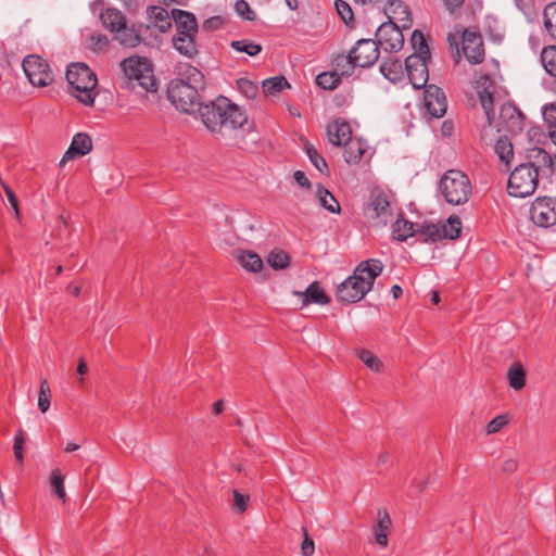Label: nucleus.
<instances>
[{
	"label": "nucleus",
	"instance_id": "6",
	"mask_svg": "<svg viewBox=\"0 0 556 556\" xmlns=\"http://www.w3.org/2000/svg\"><path fill=\"white\" fill-rule=\"evenodd\" d=\"M539 182V170L534 163H523L510 173L507 184L508 194L527 198L534 193Z\"/></svg>",
	"mask_w": 556,
	"mask_h": 556
},
{
	"label": "nucleus",
	"instance_id": "3",
	"mask_svg": "<svg viewBox=\"0 0 556 556\" xmlns=\"http://www.w3.org/2000/svg\"><path fill=\"white\" fill-rule=\"evenodd\" d=\"M66 80L70 93L87 106H92L97 92L98 79L92 70L85 63H73L67 66Z\"/></svg>",
	"mask_w": 556,
	"mask_h": 556
},
{
	"label": "nucleus",
	"instance_id": "41",
	"mask_svg": "<svg viewBox=\"0 0 556 556\" xmlns=\"http://www.w3.org/2000/svg\"><path fill=\"white\" fill-rule=\"evenodd\" d=\"M442 239H457L462 231V222L459 217L452 215L447 218L446 224L440 226Z\"/></svg>",
	"mask_w": 556,
	"mask_h": 556
},
{
	"label": "nucleus",
	"instance_id": "51",
	"mask_svg": "<svg viewBox=\"0 0 556 556\" xmlns=\"http://www.w3.org/2000/svg\"><path fill=\"white\" fill-rule=\"evenodd\" d=\"M237 88L248 99H254L258 93L257 85L248 78L238 79Z\"/></svg>",
	"mask_w": 556,
	"mask_h": 556
},
{
	"label": "nucleus",
	"instance_id": "13",
	"mask_svg": "<svg viewBox=\"0 0 556 556\" xmlns=\"http://www.w3.org/2000/svg\"><path fill=\"white\" fill-rule=\"evenodd\" d=\"M525 118L523 113L515 104L507 102L501 106L500 121L502 130L510 135L522 132Z\"/></svg>",
	"mask_w": 556,
	"mask_h": 556
},
{
	"label": "nucleus",
	"instance_id": "59",
	"mask_svg": "<svg viewBox=\"0 0 556 556\" xmlns=\"http://www.w3.org/2000/svg\"><path fill=\"white\" fill-rule=\"evenodd\" d=\"M303 542L301 545V552L303 556H312L315 552L314 541L308 536L306 529H303Z\"/></svg>",
	"mask_w": 556,
	"mask_h": 556
},
{
	"label": "nucleus",
	"instance_id": "17",
	"mask_svg": "<svg viewBox=\"0 0 556 556\" xmlns=\"http://www.w3.org/2000/svg\"><path fill=\"white\" fill-rule=\"evenodd\" d=\"M365 214L368 218L377 219L382 218V223L387 224L388 218L392 216L390 202L388 197L382 193H372L370 202L365 208Z\"/></svg>",
	"mask_w": 556,
	"mask_h": 556
},
{
	"label": "nucleus",
	"instance_id": "25",
	"mask_svg": "<svg viewBox=\"0 0 556 556\" xmlns=\"http://www.w3.org/2000/svg\"><path fill=\"white\" fill-rule=\"evenodd\" d=\"M103 27L112 33L119 31L126 24V17L115 8H108L100 14Z\"/></svg>",
	"mask_w": 556,
	"mask_h": 556
},
{
	"label": "nucleus",
	"instance_id": "60",
	"mask_svg": "<svg viewBox=\"0 0 556 556\" xmlns=\"http://www.w3.org/2000/svg\"><path fill=\"white\" fill-rule=\"evenodd\" d=\"M542 114L545 123L556 124V103H549L543 106Z\"/></svg>",
	"mask_w": 556,
	"mask_h": 556
},
{
	"label": "nucleus",
	"instance_id": "32",
	"mask_svg": "<svg viewBox=\"0 0 556 556\" xmlns=\"http://www.w3.org/2000/svg\"><path fill=\"white\" fill-rule=\"evenodd\" d=\"M316 194L321 206L330 213H340L341 207L333 194L321 184L317 186Z\"/></svg>",
	"mask_w": 556,
	"mask_h": 556
},
{
	"label": "nucleus",
	"instance_id": "28",
	"mask_svg": "<svg viewBox=\"0 0 556 556\" xmlns=\"http://www.w3.org/2000/svg\"><path fill=\"white\" fill-rule=\"evenodd\" d=\"M147 12L161 33H166L172 28V22H174L172 12L168 13L165 8L151 5L148 8Z\"/></svg>",
	"mask_w": 556,
	"mask_h": 556
},
{
	"label": "nucleus",
	"instance_id": "11",
	"mask_svg": "<svg viewBox=\"0 0 556 556\" xmlns=\"http://www.w3.org/2000/svg\"><path fill=\"white\" fill-rule=\"evenodd\" d=\"M428 61H430V59H426L420 55H409L405 60V71L412 86L415 89L428 87Z\"/></svg>",
	"mask_w": 556,
	"mask_h": 556
},
{
	"label": "nucleus",
	"instance_id": "7",
	"mask_svg": "<svg viewBox=\"0 0 556 556\" xmlns=\"http://www.w3.org/2000/svg\"><path fill=\"white\" fill-rule=\"evenodd\" d=\"M23 70L31 85L46 87L53 81L52 71L46 60L30 54L23 60Z\"/></svg>",
	"mask_w": 556,
	"mask_h": 556
},
{
	"label": "nucleus",
	"instance_id": "37",
	"mask_svg": "<svg viewBox=\"0 0 556 556\" xmlns=\"http://www.w3.org/2000/svg\"><path fill=\"white\" fill-rule=\"evenodd\" d=\"M415 224L406 219H397L393 225V238L399 241H405L416 233Z\"/></svg>",
	"mask_w": 556,
	"mask_h": 556
},
{
	"label": "nucleus",
	"instance_id": "26",
	"mask_svg": "<svg viewBox=\"0 0 556 556\" xmlns=\"http://www.w3.org/2000/svg\"><path fill=\"white\" fill-rule=\"evenodd\" d=\"M506 379L508 386L515 391H520L526 387L527 372L521 362L516 361L508 367Z\"/></svg>",
	"mask_w": 556,
	"mask_h": 556
},
{
	"label": "nucleus",
	"instance_id": "24",
	"mask_svg": "<svg viewBox=\"0 0 556 556\" xmlns=\"http://www.w3.org/2000/svg\"><path fill=\"white\" fill-rule=\"evenodd\" d=\"M344 147V160L348 164H358L367 151V144L359 138H351Z\"/></svg>",
	"mask_w": 556,
	"mask_h": 556
},
{
	"label": "nucleus",
	"instance_id": "5",
	"mask_svg": "<svg viewBox=\"0 0 556 556\" xmlns=\"http://www.w3.org/2000/svg\"><path fill=\"white\" fill-rule=\"evenodd\" d=\"M439 189L444 200L452 205L466 203L472 191L468 176L458 169L445 172L440 179Z\"/></svg>",
	"mask_w": 556,
	"mask_h": 556
},
{
	"label": "nucleus",
	"instance_id": "53",
	"mask_svg": "<svg viewBox=\"0 0 556 556\" xmlns=\"http://www.w3.org/2000/svg\"><path fill=\"white\" fill-rule=\"evenodd\" d=\"M137 81L147 92H155L157 90V80L153 75L151 66L140 76V78L137 79Z\"/></svg>",
	"mask_w": 556,
	"mask_h": 556
},
{
	"label": "nucleus",
	"instance_id": "42",
	"mask_svg": "<svg viewBox=\"0 0 556 556\" xmlns=\"http://www.w3.org/2000/svg\"><path fill=\"white\" fill-rule=\"evenodd\" d=\"M267 263L276 270L286 269L290 266V256L286 251L276 249L268 254Z\"/></svg>",
	"mask_w": 556,
	"mask_h": 556
},
{
	"label": "nucleus",
	"instance_id": "47",
	"mask_svg": "<svg viewBox=\"0 0 556 556\" xmlns=\"http://www.w3.org/2000/svg\"><path fill=\"white\" fill-rule=\"evenodd\" d=\"M529 157L533 159L535 162V166L539 167H554L555 164V155L552 156L548 152H546L542 148H534L530 151Z\"/></svg>",
	"mask_w": 556,
	"mask_h": 556
},
{
	"label": "nucleus",
	"instance_id": "58",
	"mask_svg": "<svg viewBox=\"0 0 556 556\" xmlns=\"http://www.w3.org/2000/svg\"><path fill=\"white\" fill-rule=\"evenodd\" d=\"M508 419L505 415H498L494 417L485 427V431L488 434L498 432L506 424Z\"/></svg>",
	"mask_w": 556,
	"mask_h": 556
},
{
	"label": "nucleus",
	"instance_id": "9",
	"mask_svg": "<svg viewBox=\"0 0 556 556\" xmlns=\"http://www.w3.org/2000/svg\"><path fill=\"white\" fill-rule=\"evenodd\" d=\"M376 39L378 47L389 52H397L404 45L402 30L393 21L384 22L379 26Z\"/></svg>",
	"mask_w": 556,
	"mask_h": 556
},
{
	"label": "nucleus",
	"instance_id": "29",
	"mask_svg": "<svg viewBox=\"0 0 556 556\" xmlns=\"http://www.w3.org/2000/svg\"><path fill=\"white\" fill-rule=\"evenodd\" d=\"M380 72L392 83L400 81L404 76V67L395 56H388L380 65Z\"/></svg>",
	"mask_w": 556,
	"mask_h": 556
},
{
	"label": "nucleus",
	"instance_id": "15",
	"mask_svg": "<svg viewBox=\"0 0 556 556\" xmlns=\"http://www.w3.org/2000/svg\"><path fill=\"white\" fill-rule=\"evenodd\" d=\"M478 97L480 104L486 115L489 125H492L495 112H494V92L495 85L489 75H482L478 80Z\"/></svg>",
	"mask_w": 556,
	"mask_h": 556
},
{
	"label": "nucleus",
	"instance_id": "33",
	"mask_svg": "<svg viewBox=\"0 0 556 556\" xmlns=\"http://www.w3.org/2000/svg\"><path fill=\"white\" fill-rule=\"evenodd\" d=\"M263 92L266 96H276L286 88H290V84L285 76H275L263 80Z\"/></svg>",
	"mask_w": 556,
	"mask_h": 556
},
{
	"label": "nucleus",
	"instance_id": "10",
	"mask_svg": "<svg viewBox=\"0 0 556 556\" xmlns=\"http://www.w3.org/2000/svg\"><path fill=\"white\" fill-rule=\"evenodd\" d=\"M367 290L364 287V276L353 273L337 288V299L343 303H355L361 301L366 294Z\"/></svg>",
	"mask_w": 556,
	"mask_h": 556
},
{
	"label": "nucleus",
	"instance_id": "4",
	"mask_svg": "<svg viewBox=\"0 0 556 556\" xmlns=\"http://www.w3.org/2000/svg\"><path fill=\"white\" fill-rule=\"evenodd\" d=\"M379 58V47L376 40L359 39L348 55L334 59L337 68L342 67L343 75H350L354 67H370Z\"/></svg>",
	"mask_w": 556,
	"mask_h": 556
},
{
	"label": "nucleus",
	"instance_id": "27",
	"mask_svg": "<svg viewBox=\"0 0 556 556\" xmlns=\"http://www.w3.org/2000/svg\"><path fill=\"white\" fill-rule=\"evenodd\" d=\"M294 293L296 295L303 296L304 305H307L309 303L325 305L330 302V298L326 294V292L320 287V283L318 281L312 282L304 292H294Z\"/></svg>",
	"mask_w": 556,
	"mask_h": 556
},
{
	"label": "nucleus",
	"instance_id": "45",
	"mask_svg": "<svg viewBox=\"0 0 556 556\" xmlns=\"http://www.w3.org/2000/svg\"><path fill=\"white\" fill-rule=\"evenodd\" d=\"M304 148H305V152L309 159V161L312 162V164L323 174H326L328 175L329 173V167H328V164L327 162L325 161V159L318 153V151L316 150V148L309 143V142H306L304 144Z\"/></svg>",
	"mask_w": 556,
	"mask_h": 556
},
{
	"label": "nucleus",
	"instance_id": "36",
	"mask_svg": "<svg viewBox=\"0 0 556 556\" xmlns=\"http://www.w3.org/2000/svg\"><path fill=\"white\" fill-rule=\"evenodd\" d=\"M238 261L243 268L252 273H257L263 268L262 258L252 251L242 252L238 256Z\"/></svg>",
	"mask_w": 556,
	"mask_h": 556
},
{
	"label": "nucleus",
	"instance_id": "48",
	"mask_svg": "<svg viewBox=\"0 0 556 556\" xmlns=\"http://www.w3.org/2000/svg\"><path fill=\"white\" fill-rule=\"evenodd\" d=\"M416 233L422 237V240L425 242H437L442 239L441 228L439 225L435 224H425L420 226L419 229H416Z\"/></svg>",
	"mask_w": 556,
	"mask_h": 556
},
{
	"label": "nucleus",
	"instance_id": "16",
	"mask_svg": "<svg viewBox=\"0 0 556 556\" xmlns=\"http://www.w3.org/2000/svg\"><path fill=\"white\" fill-rule=\"evenodd\" d=\"M172 17L176 26V35L174 37L198 35L199 25L193 13L180 9H173Z\"/></svg>",
	"mask_w": 556,
	"mask_h": 556
},
{
	"label": "nucleus",
	"instance_id": "39",
	"mask_svg": "<svg viewBox=\"0 0 556 556\" xmlns=\"http://www.w3.org/2000/svg\"><path fill=\"white\" fill-rule=\"evenodd\" d=\"M119 43L127 48H135L141 42V37L134 26L127 27L126 25L119 30L117 37Z\"/></svg>",
	"mask_w": 556,
	"mask_h": 556
},
{
	"label": "nucleus",
	"instance_id": "8",
	"mask_svg": "<svg viewBox=\"0 0 556 556\" xmlns=\"http://www.w3.org/2000/svg\"><path fill=\"white\" fill-rule=\"evenodd\" d=\"M531 220L540 227H549L556 224V198H536L530 207Z\"/></svg>",
	"mask_w": 556,
	"mask_h": 556
},
{
	"label": "nucleus",
	"instance_id": "12",
	"mask_svg": "<svg viewBox=\"0 0 556 556\" xmlns=\"http://www.w3.org/2000/svg\"><path fill=\"white\" fill-rule=\"evenodd\" d=\"M462 50L465 58L471 64H480L484 61L483 39L478 31L464 30L462 35Z\"/></svg>",
	"mask_w": 556,
	"mask_h": 556
},
{
	"label": "nucleus",
	"instance_id": "57",
	"mask_svg": "<svg viewBox=\"0 0 556 556\" xmlns=\"http://www.w3.org/2000/svg\"><path fill=\"white\" fill-rule=\"evenodd\" d=\"M232 494H233L232 508L240 514L244 513L248 509V505L250 502V495L243 494V493L239 492L238 490H233Z\"/></svg>",
	"mask_w": 556,
	"mask_h": 556
},
{
	"label": "nucleus",
	"instance_id": "52",
	"mask_svg": "<svg viewBox=\"0 0 556 556\" xmlns=\"http://www.w3.org/2000/svg\"><path fill=\"white\" fill-rule=\"evenodd\" d=\"M228 24V20L222 15H214L208 18H206L202 25L201 30L202 31H215L224 28Z\"/></svg>",
	"mask_w": 556,
	"mask_h": 556
},
{
	"label": "nucleus",
	"instance_id": "64",
	"mask_svg": "<svg viewBox=\"0 0 556 556\" xmlns=\"http://www.w3.org/2000/svg\"><path fill=\"white\" fill-rule=\"evenodd\" d=\"M518 469V462L514 458H509L504 460L502 465V470L506 473H514Z\"/></svg>",
	"mask_w": 556,
	"mask_h": 556
},
{
	"label": "nucleus",
	"instance_id": "40",
	"mask_svg": "<svg viewBox=\"0 0 556 556\" xmlns=\"http://www.w3.org/2000/svg\"><path fill=\"white\" fill-rule=\"evenodd\" d=\"M230 47L237 52L245 53L249 56H255L263 50V47L260 43L249 39L232 40L230 42Z\"/></svg>",
	"mask_w": 556,
	"mask_h": 556
},
{
	"label": "nucleus",
	"instance_id": "43",
	"mask_svg": "<svg viewBox=\"0 0 556 556\" xmlns=\"http://www.w3.org/2000/svg\"><path fill=\"white\" fill-rule=\"evenodd\" d=\"M50 485L53 495H55L63 503L66 501V493L64 489V476L60 469H53L50 475Z\"/></svg>",
	"mask_w": 556,
	"mask_h": 556
},
{
	"label": "nucleus",
	"instance_id": "55",
	"mask_svg": "<svg viewBox=\"0 0 556 556\" xmlns=\"http://www.w3.org/2000/svg\"><path fill=\"white\" fill-rule=\"evenodd\" d=\"M25 433L22 429H18L16 431V434H15V438H14V445H13V451H14V456L16 458V460L22 465L23 462H24V455H23V452H24V445H25Z\"/></svg>",
	"mask_w": 556,
	"mask_h": 556
},
{
	"label": "nucleus",
	"instance_id": "31",
	"mask_svg": "<svg viewBox=\"0 0 556 556\" xmlns=\"http://www.w3.org/2000/svg\"><path fill=\"white\" fill-rule=\"evenodd\" d=\"M341 76H343L342 67H336L333 72H324L317 75L316 85L325 90H333L340 84Z\"/></svg>",
	"mask_w": 556,
	"mask_h": 556
},
{
	"label": "nucleus",
	"instance_id": "22",
	"mask_svg": "<svg viewBox=\"0 0 556 556\" xmlns=\"http://www.w3.org/2000/svg\"><path fill=\"white\" fill-rule=\"evenodd\" d=\"M384 11L389 21L396 20L402 22V28L410 27L412 17L409 9L401 0H388Z\"/></svg>",
	"mask_w": 556,
	"mask_h": 556
},
{
	"label": "nucleus",
	"instance_id": "35",
	"mask_svg": "<svg viewBox=\"0 0 556 556\" xmlns=\"http://www.w3.org/2000/svg\"><path fill=\"white\" fill-rule=\"evenodd\" d=\"M410 42L415 50L412 55H420L426 59L431 58L430 49L422 31L415 29L412 34Z\"/></svg>",
	"mask_w": 556,
	"mask_h": 556
},
{
	"label": "nucleus",
	"instance_id": "18",
	"mask_svg": "<svg viewBox=\"0 0 556 556\" xmlns=\"http://www.w3.org/2000/svg\"><path fill=\"white\" fill-rule=\"evenodd\" d=\"M92 150L91 137L86 132H78L73 137L72 143L67 151L64 153L60 165L63 166L66 161L84 156Z\"/></svg>",
	"mask_w": 556,
	"mask_h": 556
},
{
	"label": "nucleus",
	"instance_id": "62",
	"mask_svg": "<svg viewBox=\"0 0 556 556\" xmlns=\"http://www.w3.org/2000/svg\"><path fill=\"white\" fill-rule=\"evenodd\" d=\"M447 42H448L451 51L455 50V54H454L455 63L456 64L459 63V61H460V52H459V49H458V37H457V35L448 34L447 35Z\"/></svg>",
	"mask_w": 556,
	"mask_h": 556
},
{
	"label": "nucleus",
	"instance_id": "1",
	"mask_svg": "<svg viewBox=\"0 0 556 556\" xmlns=\"http://www.w3.org/2000/svg\"><path fill=\"white\" fill-rule=\"evenodd\" d=\"M175 78L167 85V98L180 112L191 114L201 105V92L206 87L204 74L190 63L179 62Z\"/></svg>",
	"mask_w": 556,
	"mask_h": 556
},
{
	"label": "nucleus",
	"instance_id": "56",
	"mask_svg": "<svg viewBox=\"0 0 556 556\" xmlns=\"http://www.w3.org/2000/svg\"><path fill=\"white\" fill-rule=\"evenodd\" d=\"M334 5L338 14L346 25L354 21L353 11L346 1L337 0Z\"/></svg>",
	"mask_w": 556,
	"mask_h": 556
},
{
	"label": "nucleus",
	"instance_id": "61",
	"mask_svg": "<svg viewBox=\"0 0 556 556\" xmlns=\"http://www.w3.org/2000/svg\"><path fill=\"white\" fill-rule=\"evenodd\" d=\"M1 186L3 188V191L8 198V201L11 205V207L15 211V213L18 215V201H17V198L15 195V193L13 192V190L3 181H1Z\"/></svg>",
	"mask_w": 556,
	"mask_h": 556
},
{
	"label": "nucleus",
	"instance_id": "19",
	"mask_svg": "<svg viewBox=\"0 0 556 556\" xmlns=\"http://www.w3.org/2000/svg\"><path fill=\"white\" fill-rule=\"evenodd\" d=\"M327 136L331 144L341 147L352 138V129L346 121L339 117L328 124Z\"/></svg>",
	"mask_w": 556,
	"mask_h": 556
},
{
	"label": "nucleus",
	"instance_id": "30",
	"mask_svg": "<svg viewBox=\"0 0 556 556\" xmlns=\"http://www.w3.org/2000/svg\"><path fill=\"white\" fill-rule=\"evenodd\" d=\"M197 36H187V37H173V46L174 48L184 56L188 59H194L198 53V45L195 42Z\"/></svg>",
	"mask_w": 556,
	"mask_h": 556
},
{
	"label": "nucleus",
	"instance_id": "23",
	"mask_svg": "<svg viewBox=\"0 0 556 556\" xmlns=\"http://www.w3.org/2000/svg\"><path fill=\"white\" fill-rule=\"evenodd\" d=\"M119 65L125 76L130 80H137L140 78V76L151 66L150 62L146 58L140 56L124 59Z\"/></svg>",
	"mask_w": 556,
	"mask_h": 556
},
{
	"label": "nucleus",
	"instance_id": "20",
	"mask_svg": "<svg viewBox=\"0 0 556 556\" xmlns=\"http://www.w3.org/2000/svg\"><path fill=\"white\" fill-rule=\"evenodd\" d=\"M383 269V264L378 258H369L361 262L356 268L355 273L364 276V287L369 292L372 287L376 278L380 276Z\"/></svg>",
	"mask_w": 556,
	"mask_h": 556
},
{
	"label": "nucleus",
	"instance_id": "21",
	"mask_svg": "<svg viewBox=\"0 0 556 556\" xmlns=\"http://www.w3.org/2000/svg\"><path fill=\"white\" fill-rule=\"evenodd\" d=\"M392 528L391 517L386 508H379L377 511V522L372 528L375 541L381 547H387L389 533Z\"/></svg>",
	"mask_w": 556,
	"mask_h": 556
},
{
	"label": "nucleus",
	"instance_id": "14",
	"mask_svg": "<svg viewBox=\"0 0 556 556\" xmlns=\"http://www.w3.org/2000/svg\"><path fill=\"white\" fill-rule=\"evenodd\" d=\"M424 105L432 117L440 118L446 113L447 102L444 91L435 85L425 88Z\"/></svg>",
	"mask_w": 556,
	"mask_h": 556
},
{
	"label": "nucleus",
	"instance_id": "38",
	"mask_svg": "<svg viewBox=\"0 0 556 556\" xmlns=\"http://www.w3.org/2000/svg\"><path fill=\"white\" fill-rule=\"evenodd\" d=\"M495 152L500 160L509 165L514 157V148L511 141L506 137H500L495 143Z\"/></svg>",
	"mask_w": 556,
	"mask_h": 556
},
{
	"label": "nucleus",
	"instance_id": "63",
	"mask_svg": "<svg viewBox=\"0 0 556 556\" xmlns=\"http://www.w3.org/2000/svg\"><path fill=\"white\" fill-rule=\"evenodd\" d=\"M294 180L303 188L311 189L312 185L306 175L302 170L294 172Z\"/></svg>",
	"mask_w": 556,
	"mask_h": 556
},
{
	"label": "nucleus",
	"instance_id": "44",
	"mask_svg": "<svg viewBox=\"0 0 556 556\" xmlns=\"http://www.w3.org/2000/svg\"><path fill=\"white\" fill-rule=\"evenodd\" d=\"M541 61L545 71L556 77V46L544 47L541 52Z\"/></svg>",
	"mask_w": 556,
	"mask_h": 556
},
{
	"label": "nucleus",
	"instance_id": "50",
	"mask_svg": "<svg viewBox=\"0 0 556 556\" xmlns=\"http://www.w3.org/2000/svg\"><path fill=\"white\" fill-rule=\"evenodd\" d=\"M109 46V38L103 34H93L87 38V48L92 52H101Z\"/></svg>",
	"mask_w": 556,
	"mask_h": 556
},
{
	"label": "nucleus",
	"instance_id": "2",
	"mask_svg": "<svg viewBox=\"0 0 556 556\" xmlns=\"http://www.w3.org/2000/svg\"><path fill=\"white\" fill-rule=\"evenodd\" d=\"M198 111L202 123L212 132H219L224 127L239 129L248 122L245 111L223 96L201 103Z\"/></svg>",
	"mask_w": 556,
	"mask_h": 556
},
{
	"label": "nucleus",
	"instance_id": "54",
	"mask_svg": "<svg viewBox=\"0 0 556 556\" xmlns=\"http://www.w3.org/2000/svg\"><path fill=\"white\" fill-rule=\"evenodd\" d=\"M236 13L243 20L253 22L256 20V13L251 9L245 0H237L235 3Z\"/></svg>",
	"mask_w": 556,
	"mask_h": 556
},
{
	"label": "nucleus",
	"instance_id": "34",
	"mask_svg": "<svg viewBox=\"0 0 556 556\" xmlns=\"http://www.w3.org/2000/svg\"><path fill=\"white\" fill-rule=\"evenodd\" d=\"M543 21L545 30L556 41V0L545 5Z\"/></svg>",
	"mask_w": 556,
	"mask_h": 556
},
{
	"label": "nucleus",
	"instance_id": "49",
	"mask_svg": "<svg viewBox=\"0 0 556 556\" xmlns=\"http://www.w3.org/2000/svg\"><path fill=\"white\" fill-rule=\"evenodd\" d=\"M51 404V390L47 379H42L40 382V389L38 394V407L41 413H46Z\"/></svg>",
	"mask_w": 556,
	"mask_h": 556
},
{
	"label": "nucleus",
	"instance_id": "46",
	"mask_svg": "<svg viewBox=\"0 0 556 556\" xmlns=\"http://www.w3.org/2000/svg\"><path fill=\"white\" fill-rule=\"evenodd\" d=\"M358 358L372 371L380 372L383 368V364L380 358L371 351L361 349L357 351Z\"/></svg>",
	"mask_w": 556,
	"mask_h": 556
}]
</instances>
